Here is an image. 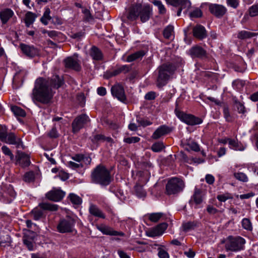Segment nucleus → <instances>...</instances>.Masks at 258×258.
I'll return each mask as SVG.
<instances>
[{
  "label": "nucleus",
  "mask_w": 258,
  "mask_h": 258,
  "mask_svg": "<svg viewBox=\"0 0 258 258\" xmlns=\"http://www.w3.org/2000/svg\"><path fill=\"white\" fill-rule=\"evenodd\" d=\"M63 84L62 78L58 75L53 76L50 79L42 77L37 78L32 90V99L35 101L47 104L53 96L52 89H58Z\"/></svg>",
  "instance_id": "1"
},
{
  "label": "nucleus",
  "mask_w": 258,
  "mask_h": 258,
  "mask_svg": "<svg viewBox=\"0 0 258 258\" xmlns=\"http://www.w3.org/2000/svg\"><path fill=\"white\" fill-rule=\"evenodd\" d=\"M127 12L128 19L134 21L140 17L143 23L148 21L152 15V9L148 4L142 5L140 3L132 4Z\"/></svg>",
  "instance_id": "2"
},
{
  "label": "nucleus",
  "mask_w": 258,
  "mask_h": 258,
  "mask_svg": "<svg viewBox=\"0 0 258 258\" xmlns=\"http://www.w3.org/2000/svg\"><path fill=\"white\" fill-rule=\"evenodd\" d=\"M91 179L92 183L106 186L111 183V176L110 171L104 166L99 164L92 171Z\"/></svg>",
  "instance_id": "3"
},
{
  "label": "nucleus",
  "mask_w": 258,
  "mask_h": 258,
  "mask_svg": "<svg viewBox=\"0 0 258 258\" xmlns=\"http://www.w3.org/2000/svg\"><path fill=\"white\" fill-rule=\"evenodd\" d=\"M175 70V66L171 63H165L159 66L157 69V86L162 88L165 86L172 77Z\"/></svg>",
  "instance_id": "4"
},
{
  "label": "nucleus",
  "mask_w": 258,
  "mask_h": 258,
  "mask_svg": "<svg viewBox=\"0 0 258 258\" xmlns=\"http://www.w3.org/2000/svg\"><path fill=\"white\" fill-rule=\"evenodd\" d=\"M227 251H237L243 249L245 239L240 236H229L225 241Z\"/></svg>",
  "instance_id": "5"
},
{
  "label": "nucleus",
  "mask_w": 258,
  "mask_h": 258,
  "mask_svg": "<svg viewBox=\"0 0 258 258\" xmlns=\"http://www.w3.org/2000/svg\"><path fill=\"white\" fill-rule=\"evenodd\" d=\"M177 117L186 124L190 125H195L202 123L203 120L200 117H196L191 114H187L180 111L178 108V104L176 103V107L174 110Z\"/></svg>",
  "instance_id": "6"
},
{
  "label": "nucleus",
  "mask_w": 258,
  "mask_h": 258,
  "mask_svg": "<svg viewBox=\"0 0 258 258\" xmlns=\"http://www.w3.org/2000/svg\"><path fill=\"white\" fill-rule=\"evenodd\" d=\"M184 187V184L181 179L174 177L169 179L166 185V191L167 195H174L181 191Z\"/></svg>",
  "instance_id": "7"
},
{
  "label": "nucleus",
  "mask_w": 258,
  "mask_h": 258,
  "mask_svg": "<svg viewBox=\"0 0 258 258\" xmlns=\"http://www.w3.org/2000/svg\"><path fill=\"white\" fill-rule=\"evenodd\" d=\"M89 117L85 114H81L77 117L73 121L72 126L73 132L78 133L81 128H83L86 124L90 122Z\"/></svg>",
  "instance_id": "8"
},
{
  "label": "nucleus",
  "mask_w": 258,
  "mask_h": 258,
  "mask_svg": "<svg viewBox=\"0 0 258 258\" xmlns=\"http://www.w3.org/2000/svg\"><path fill=\"white\" fill-rule=\"evenodd\" d=\"M75 223L74 219L70 217L61 220L57 226V230L62 233L71 232L73 231Z\"/></svg>",
  "instance_id": "9"
},
{
  "label": "nucleus",
  "mask_w": 258,
  "mask_h": 258,
  "mask_svg": "<svg viewBox=\"0 0 258 258\" xmlns=\"http://www.w3.org/2000/svg\"><path fill=\"white\" fill-rule=\"evenodd\" d=\"M210 13L217 18H221L227 13V9L223 5L211 4L209 6Z\"/></svg>",
  "instance_id": "10"
},
{
  "label": "nucleus",
  "mask_w": 258,
  "mask_h": 258,
  "mask_svg": "<svg viewBox=\"0 0 258 258\" xmlns=\"http://www.w3.org/2000/svg\"><path fill=\"white\" fill-rule=\"evenodd\" d=\"M65 67L72 69L76 71H80L81 70L80 62L74 55L73 56L68 57L63 60Z\"/></svg>",
  "instance_id": "11"
},
{
  "label": "nucleus",
  "mask_w": 258,
  "mask_h": 258,
  "mask_svg": "<svg viewBox=\"0 0 258 258\" xmlns=\"http://www.w3.org/2000/svg\"><path fill=\"white\" fill-rule=\"evenodd\" d=\"M35 237V233L30 230L26 231L24 234L23 237V243L29 250H33Z\"/></svg>",
  "instance_id": "12"
},
{
  "label": "nucleus",
  "mask_w": 258,
  "mask_h": 258,
  "mask_svg": "<svg viewBox=\"0 0 258 258\" xmlns=\"http://www.w3.org/2000/svg\"><path fill=\"white\" fill-rule=\"evenodd\" d=\"M112 95L118 100L122 102H125L126 100L123 87L119 84L114 85L111 88Z\"/></svg>",
  "instance_id": "13"
},
{
  "label": "nucleus",
  "mask_w": 258,
  "mask_h": 258,
  "mask_svg": "<svg viewBox=\"0 0 258 258\" xmlns=\"http://www.w3.org/2000/svg\"><path fill=\"white\" fill-rule=\"evenodd\" d=\"M65 196V192L56 188H53L46 194V198L54 202L61 201Z\"/></svg>",
  "instance_id": "14"
},
{
  "label": "nucleus",
  "mask_w": 258,
  "mask_h": 258,
  "mask_svg": "<svg viewBox=\"0 0 258 258\" xmlns=\"http://www.w3.org/2000/svg\"><path fill=\"white\" fill-rule=\"evenodd\" d=\"M16 158V164H19L22 167H28L31 163L29 155L24 152L18 151Z\"/></svg>",
  "instance_id": "15"
},
{
  "label": "nucleus",
  "mask_w": 258,
  "mask_h": 258,
  "mask_svg": "<svg viewBox=\"0 0 258 258\" xmlns=\"http://www.w3.org/2000/svg\"><path fill=\"white\" fill-rule=\"evenodd\" d=\"M193 36L200 40H202L207 37L206 28L201 24H197L192 28Z\"/></svg>",
  "instance_id": "16"
},
{
  "label": "nucleus",
  "mask_w": 258,
  "mask_h": 258,
  "mask_svg": "<svg viewBox=\"0 0 258 258\" xmlns=\"http://www.w3.org/2000/svg\"><path fill=\"white\" fill-rule=\"evenodd\" d=\"M97 228L105 235L120 236H123L124 235L122 232L115 231L111 227L103 224L97 226Z\"/></svg>",
  "instance_id": "17"
},
{
  "label": "nucleus",
  "mask_w": 258,
  "mask_h": 258,
  "mask_svg": "<svg viewBox=\"0 0 258 258\" xmlns=\"http://www.w3.org/2000/svg\"><path fill=\"white\" fill-rule=\"evenodd\" d=\"M20 47L23 53L30 57H34L39 53L38 49L33 46L22 43L20 45Z\"/></svg>",
  "instance_id": "18"
},
{
  "label": "nucleus",
  "mask_w": 258,
  "mask_h": 258,
  "mask_svg": "<svg viewBox=\"0 0 258 258\" xmlns=\"http://www.w3.org/2000/svg\"><path fill=\"white\" fill-rule=\"evenodd\" d=\"M3 142L6 143L16 145L17 148L19 147L22 144V142L20 138H18L14 133H7L5 137V141H3Z\"/></svg>",
  "instance_id": "19"
},
{
  "label": "nucleus",
  "mask_w": 258,
  "mask_h": 258,
  "mask_svg": "<svg viewBox=\"0 0 258 258\" xmlns=\"http://www.w3.org/2000/svg\"><path fill=\"white\" fill-rule=\"evenodd\" d=\"M190 55L192 57L202 58L207 54L206 51L199 45H195L192 47L189 50Z\"/></svg>",
  "instance_id": "20"
},
{
  "label": "nucleus",
  "mask_w": 258,
  "mask_h": 258,
  "mask_svg": "<svg viewBox=\"0 0 258 258\" xmlns=\"http://www.w3.org/2000/svg\"><path fill=\"white\" fill-rule=\"evenodd\" d=\"M171 131V129L168 126L165 125H161L154 132L152 138L155 140L158 139L161 137L169 134Z\"/></svg>",
  "instance_id": "21"
},
{
  "label": "nucleus",
  "mask_w": 258,
  "mask_h": 258,
  "mask_svg": "<svg viewBox=\"0 0 258 258\" xmlns=\"http://www.w3.org/2000/svg\"><path fill=\"white\" fill-rule=\"evenodd\" d=\"M168 224L166 223H162L149 232V236L155 237L162 235L167 229Z\"/></svg>",
  "instance_id": "22"
},
{
  "label": "nucleus",
  "mask_w": 258,
  "mask_h": 258,
  "mask_svg": "<svg viewBox=\"0 0 258 258\" xmlns=\"http://www.w3.org/2000/svg\"><path fill=\"white\" fill-rule=\"evenodd\" d=\"M14 15L13 11L10 9H6L0 12V18L3 24H6Z\"/></svg>",
  "instance_id": "23"
},
{
  "label": "nucleus",
  "mask_w": 258,
  "mask_h": 258,
  "mask_svg": "<svg viewBox=\"0 0 258 258\" xmlns=\"http://www.w3.org/2000/svg\"><path fill=\"white\" fill-rule=\"evenodd\" d=\"M203 202V197L202 195V190L200 189L196 188L194 194L191 197L190 203H194L196 206L201 204Z\"/></svg>",
  "instance_id": "24"
},
{
  "label": "nucleus",
  "mask_w": 258,
  "mask_h": 258,
  "mask_svg": "<svg viewBox=\"0 0 258 258\" xmlns=\"http://www.w3.org/2000/svg\"><path fill=\"white\" fill-rule=\"evenodd\" d=\"M89 213L93 216L102 219L105 218V216L102 211L96 205H91L89 207Z\"/></svg>",
  "instance_id": "25"
},
{
  "label": "nucleus",
  "mask_w": 258,
  "mask_h": 258,
  "mask_svg": "<svg viewBox=\"0 0 258 258\" xmlns=\"http://www.w3.org/2000/svg\"><path fill=\"white\" fill-rule=\"evenodd\" d=\"M90 55L94 60H100L103 58V54L101 50L97 47L93 46L90 50Z\"/></svg>",
  "instance_id": "26"
},
{
  "label": "nucleus",
  "mask_w": 258,
  "mask_h": 258,
  "mask_svg": "<svg viewBox=\"0 0 258 258\" xmlns=\"http://www.w3.org/2000/svg\"><path fill=\"white\" fill-rule=\"evenodd\" d=\"M37 16L31 12H28L25 15V18L24 20L26 27H29L31 24H32Z\"/></svg>",
  "instance_id": "27"
},
{
  "label": "nucleus",
  "mask_w": 258,
  "mask_h": 258,
  "mask_svg": "<svg viewBox=\"0 0 258 258\" xmlns=\"http://www.w3.org/2000/svg\"><path fill=\"white\" fill-rule=\"evenodd\" d=\"M145 54V53L143 50L137 51L135 53L128 55L126 58V61L128 62L133 61L137 59L142 58Z\"/></svg>",
  "instance_id": "28"
},
{
  "label": "nucleus",
  "mask_w": 258,
  "mask_h": 258,
  "mask_svg": "<svg viewBox=\"0 0 258 258\" xmlns=\"http://www.w3.org/2000/svg\"><path fill=\"white\" fill-rule=\"evenodd\" d=\"M227 140L228 141V143L230 147L233 148L234 150L242 151L244 149V147L243 145L241 143H238L237 141L231 139H228Z\"/></svg>",
  "instance_id": "29"
},
{
  "label": "nucleus",
  "mask_w": 258,
  "mask_h": 258,
  "mask_svg": "<svg viewBox=\"0 0 258 258\" xmlns=\"http://www.w3.org/2000/svg\"><path fill=\"white\" fill-rule=\"evenodd\" d=\"M39 207L43 210L51 211H55L58 209V206L57 205L47 203H40L39 205Z\"/></svg>",
  "instance_id": "30"
},
{
  "label": "nucleus",
  "mask_w": 258,
  "mask_h": 258,
  "mask_svg": "<svg viewBox=\"0 0 258 258\" xmlns=\"http://www.w3.org/2000/svg\"><path fill=\"white\" fill-rule=\"evenodd\" d=\"M256 34L245 30L240 31L237 35V38L240 39L250 38L255 36Z\"/></svg>",
  "instance_id": "31"
},
{
  "label": "nucleus",
  "mask_w": 258,
  "mask_h": 258,
  "mask_svg": "<svg viewBox=\"0 0 258 258\" xmlns=\"http://www.w3.org/2000/svg\"><path fill=\"white\" fill-rule=\"evenodd\" d=\"M174 33V27L171 25L167 26L163 32V36L166 39H170L172 37Z\"/></svg>",
  "instance_id": "32"
},
{
  "label": "nucleus",
  "mask_w": 258,
  "mask_h": 258,
  "mask_svg": "<svg viewBox=\"0 0 258 258\" xmlns=\"http://www.w3.org/2000/svg\"><path fill=\"white\" fill-rule=\"evenodd\" d=\"M73 204L79 205L82 202V199L74 194H70L68 197Z\"/></svg>",
  "instance_id": "33"
},
{
  "label": "nucleus",
  "mask_w": 258,
  "mask_h": 258,
  "mask_svg": "<svg viewBox=\"0 0 258 258\" xmlns=\"http://www.w3.org/2000/svg\"><path fill=\"white\" fill-rule=\"evenodd\" d=\"M152 3L158 8L159 13L160 14H165L166 12V9L162 2L159 0H154Z\"/></svg>",
  "instance_id": "34"
},
{
  "label": "nucleus",
  "mask_w": 258,
  "mask_h": 258,
  "mask_svg": "<svg viewBox=\"0 0 258 258\" xmlns=\"http://www.w3.org/2000/svg\"><path fill=\"white\" fill-rule=\"evenodd\" d=\"M11 110L15 115L21 117H24L26 115L25 111L18 106H12L11 107Z\"/></svg>",
  "instance_id": "35"
},
{
  "label": "nucleus",
  "mask_w": 258,
  "mask_h": 258,
  "mask_svg": "<svg viewBox=\"0 0 258 258\" xmlns=\"http://www.w3.org/2000/svg\"><path fill=\"white\" fill-rule=\"evenodd\" d=\"M135 190L137 196L139 198L145 197L146 195V192L144 190L142 185L138 184L136 185Z\"/></svg>",
  "instance_id": "36"
},
{
  "label": "nucleus",
  "mask_w": 258,
  "mask_h": 258,
  "mask_svg": "<svg viewBox=\"0 0 258 258\" xmlns=\"http://www.w3.org/2000/svg\"><path fill=\"white\" fill-rule=\"evenodd\" d=\"M234 105L239 113L244 114L245 112V108L243 104L237 100H234Z\"/></svg>",
  "instance_id": "37"
},
{
  "label": "nucleus",
  "mask_w": 258,
  "mask_h": 258,
  "mask_svg": "<svg viewBox=\"0 0 258 258\" xmlns=\"http://www.w3.org/2000/svg\"><path fill=\"white\" fill-rule=\"evenodd\" d=\"M234 177L239 181L246 182L248 180L247 175L243 172H236L234 173Z\"/></svg>",
  "instance_id": "38"
},
{
  "label": "nucleus",
  "mask_w": 258,
  "mask_h": 258,
  "mask_svg": "<svg viewBox=\"0 0 258 258\" xmlns=\"http://www.w3.org/2000/svg\"><path fill=\"white\" fill-rule=\"evenodd\" d=\"M163 216L162 213H152L149 215V219L153 222H158Z\"/></svg>",
  "instance_id": "39"
},
{
  "label": "nucleus",
  "mask_w": 258,
  "mask_h": 258,
  "mask_svg": "<svg viewBox=\"0 0 258 258\" xmlns=\"http://www.w3.org/2000/svg\"><path fill=\"white\" fill-rule=\"evenodd\" d=\"M34 179L35 175L33 171H29L26 173L23 177V180L27 182H31L33 181Z\"/></svg>",
  "instance_id": "40"
},
{
  "label": "nucleus",
  "mask_w": 258,
  "mask_h": 258,
  "mask_svg": "<svg viewBox=\"0 0 258 258\" xmlns=\"http://www.w3.org/2000/svg\"><path fill=\"white\" fill-rule=\"evenodd\" d=\"M242 226L247 230L251 231L252 229L251 223L249 219L244 218L242 221Z\"/></svg>",
  "instance_id": "41"
},
{
  "label": "nucleus",
  "mask_w": 258,
  "mask_h": 258,
  "mask_svg": "<svg viewBox=\"0 0 258 258\" xmlns=\"http://www.w3.org/2000/svg\"><path fill=\"white\" fill-rule=\"evenodd\" d=\"M223 114L226 121L232 122L233 121V117L230 115L229 108L227 106L223 108Z\"/></svg>",
  "instance_id": "42"
},
{
  "label": "nucleus",
  "mask_w": 258,
  "mask_h": 258,
  "mask_svg": "<svg viewBox=\"0 0 258 258\" xmlns=\"http://www.w3.org/2000/svg\"><path fill=\"white\" fill-rule=\"evenodd\" d=\"M2 151L5 155L8 156L10 157L11 161L14 160V156L11 150L7 146H3L2 147Z\"/></svg>",
  "instance_id": "43"
},
{
  "label": "nucleus",
  "mask_w": 258,
  "mask_h": 258,
  "mask_svg": "<svg viewBox=\"0 0 258 258\" xmlns=\"http://www.w3.org/2000/svg\"><path fill=\"white\" fill-rule=\"evenodd\" d=\"M32 213L33 216V218L35 220H39L42 217L43 213L42 210L38 209H35L32 210Z\"/></svg>",
  "instance_id": "44"
},
{
  "label": "nucleus",
  "mask_w": 258,
  "mask_h": 258,
  "mask_svg": "<svg viewBox=\"0 0 258 258\" xmlns=\"http://www.w3.org/2000/svg\"><path fill=\"white\" fill-rule=\"evenodd\" d=\"M248 12L251 17L258 16V4L251 6L248 9Z\"/></svg>",
  "instance_id": "45"
},
{
  "label": "nucleus",
  "mask_w": 258,
  "mask_h": 258,
  "mask_svg": "<svg viewBox=\"0 0 258 258\" xmlns=\"http://www.w3.org/2000/svg\"><path fill=\"white\" fill-rule=\"evenodd\" d=\"M217 199L220 202H224L228 199H232V196L229 193H225L222 195H218Z\"/></svg>",
  "instance_id": "46"
},
{
  "label": "nucleus",
  "mask_w": 258,
  "mask_h": 258,
  "mask_svg": "<svg viewBox=\"0 0 258 258\" xmlns=\"http://www.w3.org/2000/svg\"><path fill=\"white\" fill-rule=\"evenodd\" d=\"M164 146L162 142H158L154 144L151 147L152 150L155 152L161 151Z\"/></svg>",
  "instance_id": "47"
},
{
  "label": "nucleus",
  "mask_w": 258,
  "mask_h": 258,
  "mask_svg": "<svg viewBox=\"0 0 258 258\" xmlns=\"http://www.w3.org/2000/svg\"><path fill=\"white\" fill-rule=\"evenodd\" d=\"M11 239L10 236L7 234L3 237H0V246H5L6 244L10 243Z\"/></svg>",
  "instance_id": "48"
},
{
  "label": "nucleus",
  "mask_w": 258,
  "mask_h": 258,
  "mask_svg": "<svg viewBox=\"0 0 258 258\" xmlns=\"http://www.w3.org/2000/svg\"><path fill=\"white\" fill-rule=\"evenodd\" d=\"M202 11L199 8H196L190 12V17L192 18H200L202 16Z\"/></svg>",
  "instance_id": "49"
},
{
  "label": "nucleus",
  "mask_w": 258,
  "mask_h": 258,
  "mask_svg": "<svg viewBox=\"0 0 258 258\" xmlns=\"http://www.w3.org/2000/svg\"><path fill=\"white\" fill-rule=\"evenodd\" d=\"M158 255L160 258H169V255L167 251L162 248H158Z\"/></svg>",
  "instance_id": "50"
},
{
  "label": "nucleus",
  "mask_w": 258,
  "mask_h": 258,
  "mask_svg": "<svg viewBox=\"0 0 258 258\" xmlns=\"http://www.w3.org/2000/svg\"><path fill=\"white\" fill-rule=\"evenodd\" d=\"M140 139L137 137H128L124 138V142L127 144L136 143L140 141Z\"/></svg>",
  "instance_id": "51"
},
{
  "label": "nucleus",
  "mask_w": 258,
  "mask_h": 258,
  "mask_svg": "<svg viewBox=\"0 0 258 258\" xmlns=\"http://www.w3.org/2000/svg\"><path fill=\"white\" fill-rule=\"evenodd\" d=\"M7 133V128L5 126L0 125V140L5 141V137Z\"/></svg>",
  "instance_id": "52"
},
{
  "label": "nucleus",
  "mask_w": 258,
  "mask_h": 258,
  "mask_svg": "<svg viewBox=\"0 0 258 258\" xmlns=\"http://www.w3.org/2000/svg\"><path fill=\"white\" fill-rule=\"evenodd\" d=\"M137 121L139 123L140 126H142L143 127L147 126L152 124V122L150 121L144 119L141 117H138L137 119Z\"/></svg>",
  "instance_id": "53"
},
{
  "label": "nucleus",
  "mask_w": 258,
  "mask_h": 258,
  "mask_svg": "<svg viewBox=\"0 0 258 258\" xmlns=\"http://www.w3.org/2000/svg\"><path fill=\"white\" fill-rule=\"evenodd\" d=\"M196 226V224L193 222H189L183 224V230L185 231L192 229Z\"/></svg>",
  "instance_id": "54"
},
{
  "label": "nucleus",
  "mask_w": 258,
  "mask_h": 258,
  "mask_svg": "<svg viewBox=\"0 0 258 258\" xmlns=\"http://www.w3.org/2000/svg\"><path fill=\"white\" fill-rule=\"evenodd\" d=\"M142 169L149 171L153 167L151 163L148 161L143 162L141 164Z\"/></svg>",
  "instance_id": "55"
},
{
  "label": "nucleus",
  "mask_w": 258,
  "mask_h": 258,
  "mask_svg": "<svg viewBox=\"0 0 258 258\" xmlns=\"http://www.w3.org/2000/svg\"><path fill=\"white\" fill-rule=\"evenodd\" d=\"M179 6L182 9H189L191 7V3L189 0H181Z\"/></svg>",
  "instance_id": "56"
},
{
  "label": "nucleus",
  "mask_w": 258,
  "mask_h": 258,
  "mask_svg": "<svg viewBox=\"0 0 258 258\" xmlns=\"http://www.w3.org/2000/svg\"><path fill=\"white\" fill-rule=\"evenodd\" d=\"M227 4L228 6L236 9L239 5L238 0H226Z\"/></svg>",
  "instance_id": "57"
},
{
  "label": "nucleus",
  "mask_w": 258,
  "mask_h": 258,
  "mask_svg": "<svg viewBox=\"0 0 258 258\" xmlns=\"http://www.w3.org/2000/svg\"><path fill=\"white\" fill-rule=\"evenodd\" d=\"M155 97L156 93L153 91L148 92L145 96V98L148 100H154Z\"/></svg>",
  "instance_id": "58"
},
{
  "label": "nucleus",
  "mask_w": 258,
  "mask_h": 258,
  "mask_svg": "<svg viewBox=\"0 0 258 258\" xmlns=\"http://www.w3.org/2000/svg\"><path fill=\"white\" fill-rule=\"evenodd\" d=\"M48 136L51 138H56L58 137L56 128L53 127L48 133Z\"/></svg>",
  "instance_id": "59"
},
{
  "label": "nucleus",
  "mask_w": 258,
  "mask_h": 258,
  "mask_svg": "<svg viewBox=\"0 0 258 258\" xmlns=\"http://www.w3.org/2000/svg\"><path fill=\"white\" fill-rule=\"evenodd\" d=\"M68 165L69 167L73 169H76L83 167V165L82 164H78L73 161L69 162L68 163Z\"/></svg>",
  "instance_id": "60"
},
{
  "label": "nucleus",
  "mask_w": 258,
  "mask_h": 258,
  "mask_svg": "<svg viewBox=\"0 0 258 258\" xmlns=\"http://www.w3.org/2000/svg\"><path fill=\"white\" fill-rule=\"evenodd\" d=\"M188 146L190 149L194 151L198 152L200 150L199 145L195 142H191Z\"/></svg>",
  "instance_id": "61"
},
{
  "label": "nucleus",
  "mask_w": 258,
  "mask_h": 258,
  "mask_svg": "<svg viewBox=\"0 0 258 258\" xmlns=\"http://www.w3.org/2000/svg\"><path fill=\"white\" fill-rule=\"evenodd\" d=\"M105 136L102 134H97L93 136L92 141L95 142L102 141L103 142Z\"/></svg>",
  "instance_id": "62"
},
{
  "label": "nucleus",
  "mask_w": 258,
  "mask_h": 258,
  "mask_svg": "<svg viewBox=\"0 0 258 258\" xmlns=\"http://www.w3.org/2000/svg\"><path fill=\"white\" fill-rule=\"evenodd\" d=\"M84 14V19L87 21H89L92 19V17L90 13V11L87 9H85L83 11Z\"/></svg>",
  "instance_id": "63"
},
{
  "label": "nucleus",
  "mask_w": 258,
  "mask_h": 258,
  "mask_svg": "<svg viewBox=\"0 0 258 258\" xmlns=\"http://www.w3.org/2000/svg\"><path fill=\"white\" fill-rule=\"evenodd\" d=\"M205 180L207 183L210 184H212L214 182L215 178L211 174H207L206 176Z\"/></svg>",
  "instance_id": "64"
}]
</instances>
